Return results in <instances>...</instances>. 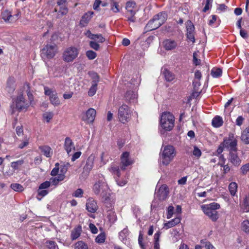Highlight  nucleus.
<instances>
[{"label":"nucleus","mask_w":249,"mask_h":249,"mask_svg":"<svg viewBox=\"0 0 249 249\" xmlns=\"http://www.w3.org/2000/svg\"><path fill=\"white\" fill-rule=\"evenodd\" d=\"M24 90L28 96V99L25 98V95L23 94H19L13 102L16 108L19 110H26L30 106L35 105L34 98L32 93L30 90V87L28 84L24 86Z\"/></svg>","instance_id":"1"},{"label":"nucleus","mask_w":249,"mask_h":249,"mask_svg":"<svg viewBox=\"0 0 249 249\" xmlns=\"http://www.w3.org/2000/svg\"><path fill=\"white\" fill-rule=\"evenodd\" d=\"M176 155V152L174 146L170 145L162 146L160 154V165L168 166L173 161Z\"/></svg>","instance_id":"2"},{"label":"nucleus","mask_w":249,"mask_h":249,"mask_svg":"<svg viewBox=\"0 0 249 249\" xmlns=\"http://www.w3.org/2000/svg\"><path fill=\"white\" fill-rule=\"evenodd\" d=\"M160 126L164 131H171L175 125V117L169 112H164L160 115Z\"/></svg>","instance_id":"3"},{"label":"nucleus","mask_w":249,"mask_h":249,"mask_svg":"<svg viewBox=\"0 0 249 249\" xmlns=\"http://www.w3.org/2000/svg\"><path fill=\"white\" fill-rule=\"evenodd\" d=\"M167 18V15L166 13H160L155 15L153 19L149 21L146 25V28L149 30H155L163 24Z\"/></svg>","instance_id":"4"},{"label":"nucleus","mask_w":249,"mask_h":249,"mask_svg":"<svg viewBox=\"0 0 249 249\" xmlns=\"http://www.w3.org/2000/svg\"><path fill=\"white\" fill-rule=\"evenodd\" d=\"M93 191L95 194L106 196L109 194V189L104 178L96 181L93 185Z\"/></svg>","instance_id":"5"},{"label":"nucleus","mask_w":249,"mask_h":249,"mask_svg":"<svg viewBox=\"0 0 249 249\" xmlns=\"http://www.w3.org/2000/svg\"><path fill=\"white\" fill-rule=\"evenodd\" d=\"M220 205L215 202H213L207 205H202L201 208L204 213L215 221L217 219V214L216 210L219 209Z\"/></svg>","instance_id":"6"},{"label":"nucleus","mask_w":249,"mask_h":249,"mask_svg":"<svg viewBox=\"0 0 249 249\" xmlns=\"http://www.w3.org/2000/svg\"><path fill=\"white\" fill-rule=\"evenodd\" d=\"M131 111L129 107L126 105L123 104L118 109V119L119 121L124 124L128 122L131 117Z\"/></svg>","instance_id":"7"},{"label":"nucleus","mask_w":249,"mask_h":249,"mask_svg":"<svg viewBox=\"0 0 249 249\" xmlns=\"http://www.w3.org/2000/svg\"><path fill=\"white\" fill-rule=\"evenodd\" d=\"M78 49L74 47L66 48L63 53V59L66 62H72L78 55Z\"/></svg>","instance_id":"8"},{"label":"nucleus","mask_w":249,"mask_h":249,"mask_svg":"<svg viewBox=\"0 0 249 249\" xmlns=\"http://www.w3.org/2000/svg\"><path fill=\"white\" fill-rule=\"evenodd\" d=\"M125 9L127 11V20L129 22H135L136 21L135 15L138 11L136 3L132 0L127 1L126 3Z\"/></svg>","instance_id":"9"},{"label":"nucleus","mask_w":249,"mask_h":249,"mask_svg":"<svg viewBox=\"0 0 249 249\" xmlns=\"http://www.w3.org/2000/svg\"><path fill=\"white\" fill-rule=\"evenodd\" d=\"M44 93L49 97L51 103L54 106H58L61 104L57 93L54 89L45 87Z\"/></svg>","instance_id":"10"},{"label":"nucleus","mask_w":249,"mask_h":249,"mask_svg":"<svg viewBox=\"0 0 249 249\" xmlns=\"http://www.w3.org/2000/svg\"><path fill=\"white\" fill-rule=\"evenodd\" d=\"M237 142V140L234 138L233 134H230L228 138L225 139L222 142V145L231 151H234L236 150Z\"/></svg>","instance_id":"11"},{"label":"nucleus","mask_w":249,"mask_h":249,"mask_svg":"<svg viewBox=\"0 0 249 249\" xmlns=\"http://www.w3.org/2000/svg\"><path fill=\"white\" fill-rule=\"evenodd\" d=\"M57 51L55 44L46 45L41 51L42 57H46L47 58H53L55 54Z\"/></svg>","instance_id":"12"},{"label":"nucleus","mask_w":249,"mask_h":249,"mask_svg":"<svg viewBox=\"0 0 249 249\" xmlns=\"http://www.w3.org/2000/svg\"><path fill=\"white\" fill-rule=\"evenodd\" d=\"M169 193L168 188L165 185H161L155 193V197L160 200H165Z\"/></svg>","instance_id":"13"},{"label":"nucleus","mask_w":249,"mask_h":249,"mask_svg":"<svg viewBox=\"0 0 249 249\" xmlns=\"http://www.w3.org/2000/svg\"><path fill=\"white\" fill-rule=\"evenodd\" d=\"M133 161L129 158V153L125 152L121 156V169L124 170L125 167L132 164Z\"/></svg>","instance_id":"14"},{"label":"nucleus","mask_w":249,"mask_h":249,"mask_svg":"<svg viewBox=\"0 0 249 249\" xmlns=\"http://www.w3.org/2000/svg\"><path fill=\"white\" fill-rule=\"evenodd\" d=\"M187 33L186 36L188 39L193 42H195V37L194 36V31L195 27L190 20H188L186 22Z\"/></svg>","instance_id":"15"},{"label":"nucleus","mask_w":249,"mask_h":249,"mask_svg":"<svg viewBox=\"0 0 249 249\" xmlns=\"http://www.w3.org/2000/svg\"><path fill=\"white\" fill-rule=\"evenodd\" d=\"M96 114V110L93 108H90L86 112L85 116L83 117V120L88 123H91L94 120Z\"/></svg>","instance_id":"16"},{"label":"nucleus","mask_w":249,"mask_h":249,"mask_svg":"<svg viewBox=\"0 0 249 249\" xmlns=\"http://www.w3.org/2000/svg\"><path fill=\"white\" fill-rule=\"evenodd\" d=\"M86 209L88 212L90 213H95L97 210V203L92 198H89L87 200Z\"/></svg>","instance_id":"17"},{"label":"nucleus","mask_w":249,"mask_h":249,"mask_svg":"<svg viewBox=\"0 0 249 249\" xmlns=\"http://www.w3.org/2000/svg\"><path fill=\"white\" fill-rule=\"evenodd\" d=\"M64 147L69 155H71V153L72 151L75 150L74 144L69 137H67L65 139Z\"/></svg>","instance_id":"18"},{"label":"nucleus","mask_w":249,"mask_h":249,"mask_svg":"<svg viewBox=\"0 0 249 249\" xmlns=\"http://www.w3.org/2000/svg\"><path fill=\"white\" fill-rule=\"evenodd\" d=\"M85 35L89 38L94 41H97V43H103L105 41V38L101 34L94 35L88 30L85 33Z\"/></svg>","instance_id":"19"},{"label":"nucleus","mask_w":249,"mask_h":249,"mask_svg":"<svg viewBox=\"0 0 249 249\" xmlns=\"http://www.w3.org/2000/svg\"><path fill=\"white\" fill-rule=\"evenodd\" d=\"M229 160L231 162L234 166H239L241 162V160L237 156L236 151H230Z\"/></svg>","instance_id":"20"},{"label":"nucleus","mask_w":249,"mask_h":249,"mask_svg":"<svg viewBox=\"0 0 249 249\" xmlns=\"http://www.w3.org/2000/svg\"><path fill=\"white\" fill-rule=\"evenodd\" d=\"M129 232L127 228L124 229L119 233V239L125 244L129 242L128 239Z\"/></svg>","instance_id":"21"},{"label":"nucleus","mask_w":249,"mask_h":249,"mask_svg":"<svg viewBox=\"0 0 249 249\" xmlns=\"http://www.w3.org/2000/svg\"><path fill=\"white\" fill-rule=\"evenodd\" d=\"M93 15V12H89L87 13H86L82 18L80 22V24L82 27L86 26L90 19L91 18L92 16Z\"/></svg>","instance_id":"22"},{"label":"nucleus","mask_w":249,"mask_h":249,"mask_svg":"<svg viewBox=\"0 0 249 249\" xmlns=\"http://www.w3.org/2000/svg\"><path fill=\"white\" fill-rule=\"evenodd\" d=\"M163 46L166 50H172L174 49L177 46L176 42L174 40L167 39L165 40L163 43Z\"/></svg>","instance_id":"23"},{"label":"nucleus","mask_w":249,"mask_h":249,"mask_svg":"<svg viewBox=\"0 0 249 249\" xmlns=\"http://www.w3.org/2000/svg\"><path fill=\"white\" fill-rule=\"evenodd\" d=\"M137 98V93L133 90L127 91L125 95V100L129 102H134Z\"/></svg>","instance_id":"24"},{"label":"nucleus","mask_w":249,"mask_h":249,"mask_svg":"<svg viewBox=\"0 0 249 249\" xmlns=\"http://www.w3.org/2000/svg\"><path fill=\"white\" fill-rule=\"evenodd\" d=\"M82 231V227L81 226H78L73 229L71 234V237L72 240H74L77 239L81 234Z\"/></svg>","instance_id":"25"},{"label":"nucleus","mask_w":249,"mask_h":249,"mask_svg":"<svg viewBox=\"0 0 249 249\" xmlns=\"http://www.w3.org/2000/svg\"><path fill=\"white\" fill-rule=\"evenodd\" d=\"M162 73L165 80L168 82H171L175 79V75L167 69H162Z\"/></svg>","instance_id":"26"},{"label":"nucleus","mask_w":249,"mask_h":249,"mask_svg":"<svg viewBox=\"0 0 249 249\" xmlns=\"http://www.w3.org/2000/svg\"><path fill=\"white\" fill-rule=\"evenodd\" d=\"M65 176L64 174H58L57 177L52 178L50 179L51 184L53 185H57L60 181L64 179Z\"/></svg>","instance_id":"27"},{"label":"nucleus","mask_w":249,"mask_h":249,"mask_svg":"<svg viewBox=\"0 0 249 249\" xmlns=\"http://www.w3.org/2000/svg\"><path fill=\"white\" fill-rule=\"evenodd\" d=\"M180 222V218L179 217H176L175 218L171 220V221L164 223V227L166 229L172 228Z\"/></svg>","instance_id":"28"},{"label":"nucleus","mask_w":249,"mask_h":249,"mask_svg":"<svg viewBox=\"0 0 249 249\" xmlns=\"http://www.w3.org/2000/svg\"><path fill=\"white\" fill-rule=\"evenodd\" d=\"M42 153L47 157H51L53 154V150L47 146H43L39 147Z\"/></svg>","instance_id":"29"},{"label":"nucleus","mask_w":249,"mask_h":249,"mask_svg":"<svg viewBox=\"0 0 249 249\" xmlns=\"http://www.w3.org/2000/svg\"><path fill=\"white\" fill-rule=\"evenodd\" d=\"M110 10L114 13H119L121 8L120 7L119 3L115 0H110Z\"/></svg>","instance_id":"30"},{"label":"nucleus","mask_w":249,"mask_h":249,"mask_svg":"<svg viewBox=\"0 0 249 249\" xmlns=\"http://www.w3.org/2000/svg\"><path fill=\"white\" fill-rule=\"evenodd\" d=\"M241 139L245 143H249V127L247 128L243 131Z\"/></svg>","instance_id":"31"},{"label":"nucleus","mask_w":249,"mask_h":249,"mask_svg":"<svg viewBox=\"0 0 249 249\" xmlns=\"http://www.w3.org/2000/svg\"><path fill=\"white\" fill-rule=\"evenodd\" d=\"M107 218L108 220L111 223H114L117 220V217L115 212L113 210H108L107 211Z\"/></svg>","instance_id":"32"},{"label":"nucleus","mask_w":249,"mask_h":249,"mask_svg":"<svg viewBox=\"0 0 249 249\" xmlns=\"http://www.w3.org/2000/svg\"><path fill=\"white\" fill-rule=\"evenodd\" d=\"M223 123L222 118L220 116H216L212 120V124L215 127L221 126Z\"/></svg>","instance_id":"33"},{"label":"nucleus","mask_w":249,"mask_h":249,"mask_svg":"<svg viewBox=\"0 0 249 249\" xmlns=\"http://www.w3.org/2000/svg\"><path fill=\"white\" fill-rule=\"evenodd\" d=\"M225 159L224 158L223 155H221L220 157V161L219 164L221 166L223 167V171L224 173L228 172L230 170V167L228 165H224L225 162Z\"/></svg>","instance_id":"34"},{"label":"nucleus","mask_w":249,"mask_h":249,"mask_svg":"<svg viewBox=\"0 0 249 249\" xmlns=\"http://www.w3.org/2000/svg\"><path fill=\"white\" fill-rule=\"evenodd\" d=\"M2 18L5 21H12V16L10 12L7 10H5L1 13Z\"/></svg>","instance_id":"35"},{"label":"nucleus","mask_w":249,"mask_h":249,"mask_svg":"<svg viewBox=\"0 0 249 249\" xmlns=\"http://www.w3.org/2000/svg\"><path fill=\"white\" fill-rule=\"evenodd\" d=\"M237 183L234 182H231L229 184V190L231 196H235L237 190Z\"/></svg>","instance_id":"36"},{"label":"nucleus","mask_w":249,"mask_h":249,"mask_svg":"<svg viewBox=\"0 0 249 249\" xmlns=\"http://www.w3.org/2000/svg\"><path fill=\"white\" fill-rule=\"evenodd\" d=\"M222 72V71L221 69L217 68H213L211 70V74L213 77L218 78L221 75Z\"/></svg>","instance_id":"37"},{"label":"nucleus","mask_w":249,"mask_h":249,"mask_svg":"<svg viewBox=\"0 0 249 249\" xmlns=\"http://www.w3.org/2000/svg\"><path fill=\"white\" fill-rule=\"evenodd\" d=\"M95 158L94 155H91L88 159L86 167L89 170H91L93 167V161Z\"/></svg>","instance_id":"38"},{"label":"nucleus","mask_w":249,"mask_h":249,"mask_svg":"<svg viewBox=\"0 0 249 249\" xmlns=\"http://www.w3.org/2000/svg\"><path fill=\"white\" fill-rule=\"evenodd\" d=\"M97 83L96 81L94 82V83H92V86L90 88L89 91H88V95L89 96H93L96 92L97 90Z\"/></svg>","instance_id":"39"},{"label":"nucleus","mask_w":249,"mask_h":249,"mask_svg":"<svg viewBox=\"0 0 249 249\" xmlns=\"http://www.w3.org/2000/svg\"><path fill=\"white\" fill-rule=\"evenodd\" d=\"M53 116L52 112H46L43 114V120L47 123H49Z\"/></svg>","instance_id":"40"},{"label":"nucleus","mask_w":249,"mask_h":249,"mask_svg":"<svg viewBox=\"0 0 249 249\" xmlns=\"http://www.w3.org/2000/svg\"><path fill=\"white\" fill-rule=\"evenodd\" d=\"M74 249H88L87 245L82 241L76 242L74 245Z\"/></svg>","instance_id":"41"},{"label":"nucleus","mask_w":249,"mask_h":249,"mask_svg":"<svg viewBox=\"0 0 249 249\" xmlns=\"http://www.w3.org/2000/svg\"><path fill=\"white\" fill-rule=\"evenodd\" d=\"M160 232H157L154 235V249H160V244H159V239L160 236Z\"/></svg>","instance_id":"42"},{"label":"nucleus","mask_w":249,"mask_h":249,"mask_svg":"<svg viewBox=\"0 0 249 249\" xmlns=\"http://www.w3.org/2000/svg\"><path fill=\"white\" fill-rule=\"evenodd\" d=\"M243 210L245 212L249 211V197L246 196L243 201Z\"/></svg>","instance_id":"43"},{"label":"nucleus","mask_w":249,"mask_h":249,"mask_svg":"<svg viewBox=\"0 0 249 249\" xmlns=\"http://www.w3.org/2000/svg\"><path fill=\"white\" fill-rule=\"evenodd\" d=\"M45 244L49 249H58L56 244L54 241H48L46 242Z\"/></svg>","instance_id":"44"},{"label":"nucleus","mask_w":249,"mask_h":249,"mask_svg":"<svg viewBox=\"0 0 249 249\" xmlns=\"http://www.w3.org/2000/svg\"><path fill=\"white\" fill-rule=\"evenodd\" d=\"M29 142V138L27 136H25L23 140L18 145V147L20 149H22L26 147L28 144Z\"/></svg>","instance_id":"45"},{"label":"nucleus","mask_w":249,"mask_h":249,"mask_svg":"<svg viewBox=\"0 0 249 249\" xmlns=\"http://www.w3.org/2000/svg\"><path fill=\"white\" fill-rule=\"evenodd\" d=\"M86 55L87 56V57L90 60L94 59L97 56L96 53L91 50L87 51Z\"/></svg>","instance_id":"46"},{"label":"nucleus","mask_w":249,"mask_h":249,"mask_svg":"<svg viewBox=\"0 0 249 249\" xmlns=\"http://www.w3.org/2000/svg\"><path fill=\"white\" fill-rule=\"evenodd\" d=\"M11 188L15 191L21 192L23 191V187L19 184L14 183L11 185Z\"/></svg>","instance_id":"47"},{"label":"nucleus","mask_w":249,"mask_h":249,"mask_svg":"<svg viewBox=\"0 0 249 249\" xmlns=\"http://www.w3.org/2000/svg\"><path fill=\"white\" fill-rule=\"evenodd\" d=\"M106 239V235L105 233H102L99 234L96 238V242L98 243H103Z\"/></svg>","instance_id":"48"},{"label":"nucleus","mask_w":249,"mask_h":249,"mask_svg":"<svg viewBox=\"0 0 249 249\" xmlns=\"http://www.w3.org/2000/svg\"><path fill=\"white\" fill-rule=\"evenodd\" d=\"M23 163V160H19L11 163V167L15 170L18 169Z\"/></svg>","instance_id":"49"},{"label":"nucleus","mask_w":249,"mask_h":249,"mask_svg":"<svg viewBox=\"0 0 249 249\" xmlns=\"http://www.w3.org/2000/svg\"><path fill=\"white\" fill-rule=\"evenodd\" d=\"M242 229L245 232H249V221L244 220L242 223Z\"/></svg>","instance_id":"50"},{"label":"nucleus","mask_w":249,"mask_h":249,"mask_svg":"<svg viewBox=\"0 0 249 249\" xmlns=\"http://www.w3.org/2000/svg\"><path fill=\"white\" fill-rule=\"evenodd\" d=\"M68 12V9L66 6H63L60 7V9L58 12V15L60 14L61 16L66 15Z\"/></svg>","instance_id":"51"},{"label":"nucleus","mask_w":249,"mask_h":249,"mask_svg":"<svg viewBox=\"0 0 249 249\" xmlns=\"http://www.w3.org/2000/svg\"><path fill=\"white\" fill-rule=\"evenodd\" d=\"M89 44L90 47L95 51H98L100 49V45L98 43L94 41H90Z\"/></svg>","instance_id":"52"},{"label":"nucleus","mask_w":249,"mask_h":249,"mask_svg":"<svg viewBox=\"0 0 249 249\" xmlns=\"http://www.w3.org/2000/svg\"><path fill=\"white\" fill-rule=\"evenodd\" d=\"M198 54L197 52L193 53V62L196 65H199L201 60L198 58Z\"/></svg>","instance_id":"53"},{"label":"nucleus","mask_w":249,"mask_h":249,"mask_svg":"<svg viewBox=\"0 0 249 249\" xmlns=\"http://www.w3.org/2000/svg\"><path fill=\"white\" fill-rule=\"evenodd\" d=\"M108 156V154L107 152H103L102 153L101 155V162L103 165L106 164L107 162V158Z\"/></svg>","instance_id":"54"},{"label":"nucleus","mask_w":249,"mask_h":249,"mask_svg":"<svg viewBox=\"0 0 249 249\" xmlns=\"http://www.w3.org/2000/svg\"><path fill=\"white\" fill-rule=\"evenodd\" d=\"M50 185H51V182L46 181H45L44 182L41 183L40 185L39 188L40 189V190L45 189L49 188L50 186Z\"/></svg>","instance_id":"55"},{"label":"nucleus","mask_w":249,"mask_h":249,"mask_svg":"<svg viewBox=\"0 0 249 249\" xmlns=\"http://www.w3.org/2000/svg\"><path fill=\"white\" fill-rule=\"evenodd\" d=\"M59 171L58 163H56L55 165V167L52 170L51 175L53 176H56Z\"/></svg>","instance_id":"56"},{"label":"nucleus","mask_w":249,"mask_h":249,"mask_svg":"<svg viewBox=\"0 0 249 249\" xmlns=\"http://www.w3.org/2000/svg\"><path fill=\"white\" fill-rule=\"evenodd\" d=\"M117 184L121 187L125 185L127 183V180L124 179H116Z\"/></svg>","instance_id":"57"},{"label":"nucleus","mask_w":249,"mask_h":249,"mask_svg":"<svg viewBox=\"0 0 249 249\" xmlns=\"http://www.w3.org/2000/svg\"><path fill=\"white\" fill-rule=\"evenodd\" d=\"M193 154L194 156L199 157L201 155V152L197 147L194 146Z\"/></svg>","instance_id":"58"},{"label":"nucleus","mask_w":249,"mask_h":249,"mask_svg":"<svg viewBox=\"0 0 249 249\" xmlns=\"http://www.w3.org/2000/svg\"><path fill=\"white\" fill-rule=\"evenodd\" d=\"M174 208L173 206H169L168 208V213L167 215V218L169 219L171 218L174 213Z\"/></svg>","instance_id":"59"},{"label":"nucleus","mask_w":249,"mask_h":249,"mask_svg":"<svg viewBox=\"0 0 249 249\" xmlns=\"http://www.w3.org/2000/svg\"><path fill=\"white\" fill-rule=\"evenodd\" d=\"M241 170L243 174H246L249 172V163L242 166L241 168Z\"/></svg>","instance_id":"60"},{"label":"nucleus","mask_w":249,"mask_h":249,"mask_svg":"<svg viewBox=\"0 0 249 249\" xmlns=\"http://www.w3.org/2000/svg\"><path fill=\"white\" fill-rule=\"evenodd\" d=\"M83 194V190L81 189H78L75 191L73 194V196L76 197H81L82 196Z\"/></svg>","instance_id":"61"},{"label":"nucleus","mask_w":249,"mask_h":249,"mask_svg":"<svg viewBox=\"0 0 249 249\" xmlns=\"http://www.w3.org/2000/svg\"><path fill=\"white\" fill-rule=\"evenodd\" d=\"M212 1L213 0H206V4L205 5V7L203 9V11L204 12H206L210 8Z\"/></svg>","instance_id":"62"},{"label":"nucleus","mask_w":249,"mask_h":249,"mask_svg":"<svg viewBox=\"0 0 249 249\" xmlns=\"http://www.w3.org/2000/svg\"><path fill=\"white\" fill-rule=\"evenodd\" d=\"M217 18V17L215 15H212L210 17L209 20V24L210 25H213L216 21Z\"/></svg>","instance_id":"63"},{"label":"nucleus","mask_w":249,"mask_h":249,"mask_svg":"<svg viewBox=\"0 0 249 249\" xmlns=\"http://www.w3.org/2000/svg\"><path fill=\"white\" fill-rule=\"evenodd\" d=\"M111 171L118 177L120 176V171L118 167L113 166L111 168Z\"/></svg>","instance_id":"64"}]
</instances>
